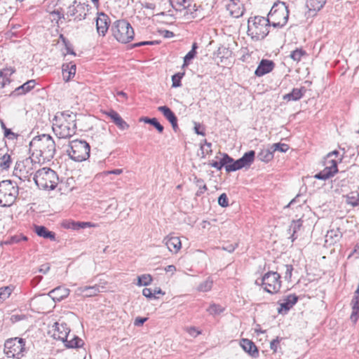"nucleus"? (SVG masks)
Returning <instances> with one entry per match:
<instances>
[{
	"label": "nucleus",
	"instance_id": "nucleus-44",
	"mask_svg": "<svg viewBox=\"0 0 359 359\" xmlns=\"http://www.w3.org/2000/svg\"><path fill=\"white\" fill-rule=\"evenodd\" d=\"M212 287V281L206 280L202 282L198 287V290L201 292H208L211 290Z\"/></svg>",
	"mask_w": 359,
	"mask_h": 359
},
{
	"label": "nucleus",
	"instance_id": "nucleus-48",
	"mask_svg": "<svg viewBox=\"0 0 359 359\" xmlns=\"http://www.w3.org/2000/svg\"><path fill=\"white\" fill-rule=\"evenodd\" d=\"M223 157L222 158L223 165L225 168L226 171L227 172L228 166L231 165L235 161L232 157L229 156L227 154H223Z\"/></svg>",
	"mask_w": 359,
	"mask_h": 359
},
{
	"label": "nucleus",
	"instance_id": "nucleus-57",
	"mask_svg": "<svg viewBox=\"0 0 359 359\" xmlns=\"http://www.w3.org/2000/svg\"><path fill=\"white\" fill-rule=\"evenodd\" d=\"M280 340L281 339L277 337L275 339L271 341L270 348L274 353L277 351Z\"/></svg>",
	"mask_w": 359,
	"mask_h": 359
},
{
	"label": "nucleus",
	"instance_id": "nucleus-22",
	"mask_svg": "<svg viewBox=\"0 0 359 359\" xmlns=\"http://www.w3.org/2000/svg\"><path fill=\"white\" fill-rule=\"evenodd\" d=\"M163 242L172 252H177L182 247L181 241L177 236H168L163 239Z\"/></svg>",
	"mask_w": 359,
	"mask_h": 359
},
{
	"label": "nucleus",
	"instance_id": "nucleus-62",
	"mask_svg": "<svg viewBox=\"0 0 359 359\" xmlns=\"http://www.w3.org/2000/svg\"><path fill=\"white\" fill-rule=\"evenodd\" d=\"M11 82V80L7 76H4L1 72H0V85L2 88H4L7 83H9Z\"/></svg>",
	"mask_w": 359,
	"mask_h": 359
},
{
	"label": "nucleus",
	"instance_id": "nucleus-24",
	"mask_svg": "<svg viewBox=\"0 0 359 359\" xmlns=\"http://www.w3.org/2000/svg\"><path fill=\"white\" fill-rule=\"evenodd\" d=\"M240 345L242 348L252 357L257 358L259 355L257 347L251 340L242 339Z\"/></svg>",
	"mask_w": 359,
	"mask_h": 359
},
{
	"label": "nucleus",
	"instance_id": "nucleus-49",
	"mask_svg": "<svg viewBox=\"0 0 359 359\" xmlns=\"http://www.w3.org/2000/svg\"><path fill=\"white\" fill-rule=\"evenodd\" d=\"M196 55V51L190 50L184 57L183 67L187 66L189 62L194 59Z\"/></svg>",
	"mask_w": 359,
	"mask_h": 359
},
{
	"label": "nucleus",
	"instance_id": "nucleus-25",
	"mask_svg": "<svg viewBox=\"0 0 359 359\" xmlns=\"http://www.w3.org/2000/svg\"><path fill=\"white\" fill-rule=\"evenodd\" d=\"M36 85V80L31 79L17 87L11 94L12 96H19L25 95L30 90H32Z\"/></svg>",
	"mask_w": 359,
	"mask_h": 359
},
{
	"label": "nucleus",
	"instance_id": "nucleus-43",
	"mask_svg": "<svg viewBox=\"0 0 359 359\" xmlns=\"http://www.w3.org/2000/svg\"><path fill=\"white\" fill-rule=\"evenodd\" d=\"M152 281V277L149 274H143L137 277V285L139 286H147L151 284Z\"/></svg>",
	"mask_w": 359,
	"mask_h": 359
},
{
	"label": "nucleus",
	"instance_id": "nucleus-60",
	"mask_svg": "<svg viewBox=\"0 0 359 359\" xmlns=\"http://www.w3.org/2000/svg\"><path fill=\"white\" fill-rule=\"evenodd\" d=\"M187 332L192 337H197L201 334V332L197 330L195 327H189L187 328Z\"/></svg>",
	"mask_w": 359,
	"mask_h": 359
},
{
	"label": "nucleus",
	"instance_id": "nucleus-17",
	"mask_svg": "<svg viewBox=\"0 0 359 359\" xmlns=\"http://www.w3.org/2000/svg\"><path fill=\"white\" fill-rule=\"evenodd\" d=\"M274 67L275 64L273 61L263 59L257 67L255 74L257 76H262L271 72L273 69Z\"/></svg>",
	"mask_w": 359,
	"mask_h": 359
},
{
	"label": "nucleus",
	"instance_id": "nucleus-10",
	"mask_svg": "<svg viewBox=\"0 0 359 359\" xmlns=\"http://www.w3.org/2000/svg\"><path fill=\"white\" fill-rule=\"evenodd\" d=\"M280 276L277 272L269 271L265 273L260 280H256L255 283L261 285L264 290L271 294L277 293L281 287Z\"/></svg>",
	"mask_w": 359,
	"mask_h": 359
},
{
	"label": "nucleus",
	"instance_id": "nucleus-47",
	"mask_svg": "<svg viewBox=\"0 0 359 359\" xmlns=\"http://www.w3.org/2000/svg\"><path fill=\"white\" fill-rule=\"evenodd\" d=\"M273 152L280 151L281 152H285L289 149V146L287 144L283 143H276L271 145Z\"/></svg>",
	"mask_w": 359,
	"mask_h": 359
},
{
	"label": "nucleus",
	"instance_id": "nucleus-63",
	"mask_svg": "<svg viewBox=\"0 0 359 359\" xmlns=\"http://www.w3.org/2000/svg\"><path fill=\"white\" fill-rule=\"evenodd\" d=\"M4 136L8 139H14L16 137V135L11 131V129L5 128Z\"/></svg>",
	"mask_w": 359,
	"mask_h": 359
},
{
	"label": "nucleus",
	"instance_id": "nucleus-23",
	"mask_svg": "<svg viewBox=\"0 0 359 359\" xmlns=\"http://www.w3.org/2000/svg\"><path fill=\"white\" fill-rule=\"evenodd\" d=\"M70 290L62 286L55 287L49 292L48 295L55 301L60 302L69 294Z\"/></svg>",
	"mask_w": 359,
	"mask_h": 359
},
{
	"label": "nucleus",
	"instance_id": "nucleus-40",
	"mask_svg": "<svg viewBox=\"0 0 359 359\" xmlns=\"http://www.w3.org/2000/svg\"><path fill=\"white\" fill-rule=\"evenodd\" d=\"M191 3H190V8L191 9H183L182 11H184V16L186 18L187 20L193 19L197 17L196 11L198 10V7L194 4V5H191Z\"/></svg>",
	"mask_w": 359,
	"mask_h": 359
},
{
	"label": "nucleus",
	"instance_id": "nucleus-36",
	"mask_svg": "<svg viewBox=\"0 0 359 359\" xmlns=\"http://www.w3.org/2000/svg\"><path fill=\"white\" fill-rule=\"evenodd\" d=\"M302 226V220L301 219H298L297 220H292V222L290 226V228L288 229L289 233H290L292 232L291 236H290L292 242H294L297 238V236L296 235V233L300 229Z\"/></svg>",
	"mask_w": 359,
	"mask_h": 359
},
{
	"label": "nucleus",
	"instance_id": "nucleus-29",
	"mask_svg": "<svg viewBox=\"0 0 359 359\" xmlns=\"http://www.w3.org/2000/svg\"><path fill=\"white\" fill-rule=\"evenodd\" d=\"M76 67L73 62L64 64L62 65V76L65 81H69L76 74Z\"/></svg>",
	"mask_w": 359,
	"mask_h": 359
},
{
	"label": "nucleus",
	"instance_id": "nucleus-15",
	"mask_svg": "<svg viewBox=\"0 0 359 359\" xmlns=\"http://www.w3.org/2000/svg\"><path fill=\"white\" fill-rule=\"evenodd\" d=\"M226 7L233 18H238L243 15L244 8L243 4L240 2V0H229V3L226 4Z\"/></svg>",
	"mask_w": 359,
	"mask_h": 359
},
{
	"label": "nucleus",
	"instance_id": "nucleus-28",
	"mask_svg": "<svg viewBox=\"0 0 359 359\" xmlns=\"http://www.w3.org/2000/svg\"><path fill=\"white\" fill-rule=\"evenodd\" d=\"M326 0H307L306 6L309 9L310 15H314L325 4Z\"/></svg>",
	"mask_w": 359,
	"mask_h": 359
},
{
	"label": "nucleus",
	"instance_id": "nucleus-21",
	"mask_svg": "<svg viewBox=\"0 0 359 359\" xmlns=\"http://www.w3.org/2000/svg\"><path fill=\"white\" fill-rule=\"evenodd\" d=\"M306 92V88L304 86L294 88L290 93L283 96V100L287 102L298 101L305 95Z\"/></svg>",
	"mask_w": 359,
	"mask_h": 359
},
{
	"label": "nucleus",
	"instance_id": "nucleus-6",
	"mask_svg": "<svg viewBox=\"0 0 359 359\" xmlns=\"http://www.w3.org/2000/svg\"><path fill=\"white\" fill-rule=\"evenodd\" d=\"M114 38L121 43H127L134 38V30L126 20H116L111 27Z\"/></svg>",
	"mask_w": 359,
	"mask_h": 359
},
{
	"label": "nucleus",
	"instance_id": "nucleus-64",
	"mask_svg": "<svg viewBox=\"0 0 359 359\" xmlns=\"http://www.w3.org/2000/svg\"><path fill=\"white\" fill-rule=\"evenodd\" d=\"M147 320V318L137 317L134 321V325L135 326H142Z\"/></svg>",
	"mask_w": 359,
	"mask_h": 359
},
{
	"label": "nucleus",
	"instance_id": "nucleus-27",
	"mask_svg": "<svg viewBox=\"0 0 359 359\" xmlns=\"http://www.w3.org/2000/svg\"><path fill=\"white\" fill-rule=\"evenodd\" d=\"M62 226L67 229L79 230L94 226V224L88 222L65 221L62 223Z\"/></svg>",
	"mask_w": 359,
	"mask_h": 359
},
{
	"label": "nucleus",
	"instance_id": "nucleus-18",
	"mask_svg": "<svg viewBox=\"0 0 359 359\" xmlns=\"http://www.w3.org/2000/svg\"><path fill=\"white\" fill-rule=\"evenodd\" d=\"M158 111L161 112L164 117L170 123L175 131L178 129L177 118L174 112L167 106H161L158 107Z\"/></svg>",
	"mask_w": 359,
	"mask_h": 359
},
{
	"label": "nucleus",
	"instance_id": "nucleus-7",
	"mask_svg": "<svg viewBox=\"0 0 359 359\" xmlns=\"http://www.w3.org/2000/svg\"><path fill=\"white\" fill-rule=\"evenodd\" d=\"M18 195V187L11 180L0 182V205L11 206Z\"/></svg>",
	"mask_w": 359,
	"mask_h": 359
},
{
	"label": "nucleus",
	"instance_id": "nucleus-19",
	"mask_svg": "<svg viewBox=\"0 0 359 359\" xmlns=\"http://www.w3.org/2000/svg\"><path fill=\"white\" fill-rule=\"evenodd\" d=\"M331 167L325 166V168L314 175L318 180H326L333 177L338 172L337 163H332Z\"/></svg>",
	"mask_w": 359,
	"mask_h": 359
},
{
	"label": "nucleus",
	"instance_id": "nucleus-61",
	"mask_svg": "<svg viewBox=\"0 0 359 359\" xmlns=\"http://www.w3.org/2000/svg\"><path fill=\"white\" fill-rule=\"evenodd\" d=\"M210 165L212 168H216L217 170H221L224 167L222 158L218 161H212L210 163Z\"/></svg>",
	"mask_w": 359,
	"mask_h": 359
},
{
	"label": "nucleus",
	"instance_id": "nucleus-30",
	"mask_svg": "<svg viewBox=\"0 0 359 359\" xmlns=\"http://www.w3.org/2000/svg\"><path fill=\"white\" fill-rule=\"evenodd\" d=\"M78 294H83L85 297H93L101 292L100 286L95 285L93 286L81 287L76 290Z\"/></svg>",
	"mask_w": 359,
	"mask_h": 359
},
{
	"label": "nucleus",
	"instance_id": "nucleus-13",
	"mask_svg": "<svg viewBox=\"0 0 359 359\" xmlns=\"http://www.w3.org/2000/svg\"><path fill=\"white\" fill-rule=\"evenodd\" d=\"M53 130L59 138L64 139L71 137L76 131L74 126L71 127L69 125L62 122L59 125L54 124Z\"/></svg>",
	"mask_w": 359,
	"mask_h": 359
},
{
	"label": "nucleus",
	"instance_id": "nucleus-59",
	"mask_svg": "<svg viewBox=\"0 0 359 359\" xmlns=\"http://www.w3.org/2000/svg\"><path fill=\"white\" fill-rule=\"evenodd\" d=\"M142 294L149 299L156 298V297L154 295L152 290L150 288H144L142 290Z\"/></svg>",
	"mask_w": 359,
	"mask_h": 359
},
{
	"label": "nucleus",
	"instance_id": "nucleus-39",
	"mask_svg": "<svg viewBox=\"0 0 359 359\" xmlns=\"http://www.w3.org/2000/svg\"><path fill=\"white\" fill-rule=\"evenodd\" d=\"M11 164V156L8 154H3L0 149V168L2 170H7Z\"/></svg>",
	"mask_w": 359,
	"mask_h": 359
},
{
	"label": "nucleus",
	"instance_id": "nucleus-42",
	"mask_svg": "<svg viewBox=\"0 0 359 359\" xmlns=\"http://www.w3.org/2000/svg\"><path fill=\"white\" fill-rule=\"evenodd\" d=\"M224 309L219 304H211L206 311L212 316L219 315L224 311Z\"/></svg>",
	"mask_w": 359,
	"mask_h": 359
},
{
	"label": "nucleus",
	"instance_id": "nucleus-32",
	"mask_svg": "<svg viewBox=\"0 0 359 359\" xmlns=\"http://www.w3.org/2000/svg\"><path fill=\"white\" fill-rule=\"evenodd\" d=\"M70 335L71 337L63 341L66 347L69 348H80L84 344L83 341L79 337L74 334H70Z\"/></svg>",
	"mask_w": 359,
	"mask_h": 359
},
{
	"label": "nucleus",
	"instance_id": "nucleus-50",
	"mask_svg": "<svg viewBox=\"0 0 359 359\" xmlns=\"http://www.w3.org/2000/svg\"><path fill=\"white\" fill-rule=\"evenodd\" d=\"M218 203L220 206L225 208L229 205V199L226 194H222L218 198Z\"/></svg>",
	"mask_w": 359,
	"mask_h": 359
},
{
	"label": "nucleus",
	"instance_id": "nucleus-51",
	"mask_svg": "<svg viewBox=\"0 0 359 359\" xmlns=\"http://www.w3.org/2000/svg\"><path fill=\"white\" fill-rule=\"evenodd\" d=\"M285 271L284 273V278L290 281L292 277V272L293 271V266L291 264H286L284 266Z\"/></svg>",
	"mask_w": 359,
	"mask_h": 359
},
{
	"label": "nucleus",
	"instance_id": "nucleus-35",
	"mask_svg": "<svg viewBox=\"0 0 359 359\" xmlns=\"http://www.w3.org/2000/svg\"><path fill=\"white\" fill-rule=\"evenodd\" d=\"M273 151L271 146L269 148H264L257 154V158L263 162H269L273 158Z\"/></svg>",
	"mask_w": 359,
	"mask_h": 359
},
{
	"label": "nucleus",
	"instance_id": "nucleus-20",
	"mask_svg": "<svg viewBox=\"0 0 359 359\" xmlns=\"http://www.w3.org/2000/svg\"><path fill=\"white\" fill-rule=\"evenodd\" d=\"M55 118L56 121L57 118L60 120L62 119V123H65L71 127L74 126V128L76 129V114L72 111L67 110L60 113V114H57Z\"/></svg>",
	"mask_w": 359,
	"mask_h": 359
},
{
	"label": "nucleus",
	"instance_id": "nucleus-31",
	"mask_svg": "<svg viewBox=\"0 0 359 359\" xmlns=\"http://www.w3.org/2000/svg\"><path fill=\"white\" fill-rule=\"evenodd\" d=\"M34 231L40 237H43L44 238H49L50 241L55 240V233L53 231H49L44 226L35 225Z\"/></svg>",
	"mask_w": 359,
	"mask_h": 359
},
{
	"label": "nucleus",
	"instance_id": "nucleus-16",
	"mask_svg": "<svg viewBox=\"0 0 359 359\" xmlns=\"http://www.w3.org/2000/svg\"><path fill=\"white\" fill-rule=\"evenodd\" d=\"M104 114L121 130H124L129 128V125L121 118L118 112L113 109L105 111Z\"/></svg>",
	"mask_w": 359,
	"mask_h": 359
},
{
	"label": "nucleus",
	"instance_id": "nucleus-1",
	"mask_svg": "<svg viewBox=\"0 0 359 359\" xmlns=\"http://www.w3.org/2000/svg\"><path fill=\"white\" fill-rule=\"evenodd\" d=\"M29 151L38 163H44L53 158L55 153V143L50 135L42 134L36 136L29 143Z\"/></svg>",
	"mask_w": 359,
	"mask_h": 359
},
{
	"label": "nucleus",
	"instance_id": "nucleus-2",
	"mask_svg": "<svg viewBox=\"0 0 359 359\" xmlns=\"http://www.w3.org/2000/svg\"><path fill=\"white\" fill-rule=\"evenodd\" d=\"M36 185L41 189L54 190L58 184L57 172L50 168L37 170L33 177Z\"/></svg>",
	"mask_w": 359,
	"mask_h": 359
},
{
	"label": "nucleus",
	"instance_id": "nucleus-37",
	"mask_svg": "<svg viewBox=\"0 0 359 359\" xmlns=\"http://www.w3.org/2000/svg\"><path fill=\"white\" fill-rule=\"evenodd\" d=\"M341 233L339 229H332L327 232L325 236V241L327 243L330 241V244H333L339 241L341 238Z\"/></svg>",
	"mask_w": 359,
	"mask_h": 359
},
{
	"label": "nucleus",
	"instance_id": "nucleus-9",
	"mask_svg": "<svg viewBox=\"0 0 359 359\" xmlns=\"http://www.w3.org/2000/svg\"><path fill=\"white\" fill-rule=\"evenodd\" d=\"M25 352V341L24 339L15 337L8 339L5 341L4 353L8 358L19 359L24 356Z\"/></svg>",
	"mask_w": 359,
	"mask_h": 359
},
{
	"label": "nucleus",
	"instance_id": "nucleus-34",
	"mask_svg": "<svg viewBox=\"0 0 359 359\" xmlns=\"http://www.w3.org/2000/svg\"><path fill=\"white\" fill-rule=\"evenodd\" d=\"M255 156V151L253 150L245 153L241 158H238L241 168L250 167L254 161Z\"/></svg>",
	"mask_w": 359,
	"mask_h": 359
},
{
	"label": "nucleus",
	"instance_id": "nucleus-33",
	"mask_svg": "<svg viewBox=\"0 0 359 359\" xmlns=\"http://www.w3.org/2000/svg\"><path fill=\"white\" fill-rule=\"evenodd\" d=\"M298 301V297L295 294H290L287 297L285 302L280 304V308L278 309V313L282 310L288 311Z\"/></svg>",
	"mask_w": 359,
	"mask_h": 359
},
{
	"label": "nucleus",
	"instance_id": "nucleus-53",
	"mask_svg": "<svg viewBox=\"0 0 359 359\" xmlns=\"http://www.w3.org/2000/svg\"><path fill=\"white\" fill-rule=\"evenodd\" d=\"M11 293V289L9 287L0 288V299H5L8 297Z\"/></svg>",
	"mask_w": 359,
	"mask_h": 359
},
{
	"label": "nucleus",
	"instance_id": "nucleus-56",
	"mask_svg": "<svg viewBox=\"0 0 359 359\" xmlns=\"http://www.w3.org/2000/svg\"><path fill=\"white\" fill-rule=\"evenodd\" d=\"M151 126H153L158 133H162L163 132L164 128L159 123V121L156 118H153V121L151 123Z\"/></svg>",
	"mask_w": 359,
	"mask_h": 359
},
{
	"label": "nucleus",
	"instance_id": "nucleus-8",
	"mask_svg": "<svg viewBox=\"0 0 359 359\" xmlns=\"http://www.w3.org/2000/svg\"><path fill=\"white\" fill-rule=\"evenodd\" d=\"M67 152L74 161L81 162L90 156V145L84 140H74L69 142Z\"/></svg>",
	"mask_w": 359,
	"mask_h": 359
},
{
	"label": "nucleus",
	"instance_id": "nucleus-4",
	"mask_svg": "<svg viewBox=\"0 0 359 359\" xmlns=\"http://www.w3.org/2000/svg\"><path fill=\"white\" fill-rule=\"evenodd\" d=\"M288 18V7L285 2L278 1L273 4L267 19L273 27L282 28L287 24Z\"/></svg>",
	"mask_w": 359,
	"mask_h": 359
},
{
	"label": "nucleus",
	"instance_id": "nucleus-58",
	"mask_svg": "<svg viewBox=\"0 0 359 359\" xmlns=\"http://www.w3.org/2000/svg\"><path fill=\"white\" fill-rule=\"evenodd\" d=\"M15 72V70L13 67H7L0 71L4 76H7L8 78H9Z\"/></svg>",
	"mask_w": 359,
	"mask_h": 359
},
{
	"label": "nucleus",
	"instance_id": "nucleus-26",
	"mask_svg": "<svg viewBox=\"0 0 359 359\" xmlns=\"http://www.w3.org/2000/svg\"><path fill=\"white\" fill-rule=\"evenodd\" d=\"M351 305L352 308V312L350 318L352 322L356 323L359 318V287L354 292Z\"/></svg>",
	"mask_w": 359,
	"mask_h": 359
},
{
	"label": "nucleus",
	"instance_id": "nucleus-12",
	"mask_svg": "<svg viewBox=\"0 0 359 359\" xmlns=\"http://www.w3.org/2000/svg\"><path fill=\"white\" fill-rule=\"evenodd\" d=\"M53 337L58 340H61L62 342L66 340L67 338L71 337L70 329L67 327V325L65 322H56L53 325Z\"/></svg>",
	"mask_w": 359,
	"mask_h": 359
},
{
	"label": "nucleus",
	"instance_id": "nucleus-38",
	"mask_svg": "<svg viewBox=\"0 0 359 359\" xmlns=\"http://www.w3.org/2000/svg\"><path fill=\"white\" fill-rule=\"evenodd\" d=\"M170 1L175 10L182 11L183 9H191L189 6L192 0H170Z\"/></svg>",
	"mask_w": 359,
	"mask_h": 359
},
{
	"label": "nucleus",
	"instance_id": "nucleus-14",
	"mask_svg": "<svg viewBox=\"0 0 359 359\" xmlns=\"http://www.w3.org/2000/svg\"><path fill=\"white\" fill-rule=\"evenodd\" d=\"M110 20L109 17L103 12L99 13L96 19V28L100 36H105L109 27Z\"/></svg>",
	"mask_w": 359,
	"mask_h": 359
},
{
	"label": "nucleus",
	"instance_id": "nucleus-3",
	"mask_svg": "<svg viewBox=\"0 0 359 359\" xmlns=\"http://www.w3.org/2000/svg\"><path fill=\"white\" fill-rule=\"evenodd\" d=\"M270 21L261 16L250 18L248 22V34L258 41L264 39L269 32Z\"/></svg>",
	"mask_w": 359,
	"mask_h": 359
},
{
	"label": "nucleus",
	"instance_id": "nucleus-11",
	"mask_svg": "<svg viewBox=\"0 0 359 359\" xmlns=\"http://www.w3.org/2000/svg\"><path fill=\"white\" fill-rule=\"evenodd\" d=\"M89 8V5L75 0L72 4L68 6L65 15L67 17L74 16V20L76 21H81L86 18Z\"/></svg>",
	"mask_w": 359,
	"mask_h": 359
},
{
	"label": "nucleus",
	"instance_id": "nucleus-46",
	"mask_svg": "<svg viewBox=\"0 0 359 359\" xmlns=\"http://www.w3.org/2000/svg\"><path fill=\"white\" fill-rule=\"evenodd\" d=\"M184 73H182V74L177 73V74H174L172 76V86L173 88H177V87L181 86V85H182L181 79H182V76H184Z\"/></svg>",
	"mask_w": 359,
	"mask_h": 359
},
{
	"label": "nucleus",
	"instance_id": "nucleus-55",
	"mask_svg": "<svg viewBox=\"0 0 359 359\" xmlns=\"http://www.w3.org/2000/svg\"><path fill=\"white\" fill-rule=\"evenodd\" d=\"M60 37L62 39V41H63V42H64V43L65 45V48H66V50H67V53H69V54H71V55H76V53L74 51V50L72 49V46L69 43V41H67V39L62 35H60Z\"/></svg>",
	"mask_w": 359,
	"mask_h": 359
},
{
	"label": "nucleus",
	"instance_id": "nucleus-52",
	"mask_svg": "<svg viewBox=\"0 0 359 359\" xmlns=\"http://www.w3.org/2000/svg\"><path fill=\"white\" fill-rule=\"evenodd\" d=\"M241 165L240 164V162L238 160H236L233 161V163L231 164V165H229L228 166V169H227V172H234V171H236L238 170H240L241 169Z\"/></svg>",
	"mask_w": 359,
	"mask_h": 359
},
{
	"label": "nucleus",
	"instance_id": "nucleus-54",
	"mask_svg": "<svg viewBox=\"0 0 359 359\" xmlns=\"http://www.w3.org/2000/svg\"><path fill=\"white\" fill-rule=\"evenodd\" d=\"M50 15L53 17V19L55 20H61L62 18L65 19V15L59 10L53 11L50 13Z\"/></svg>",
	"mask_w": 359,
	"mask_h": 359
},
{
	"label": "nucleus",
	"instance_id": "nucleus-41",
	"mask_svg": "<svg viewBox=\"0 0 359 359\" xmlns=\"http://www.w3.org/2000/svg\"><path fill=\"white\" fill-rule=\"evenodd\" d=\"M306 54V51L302 48H297L292 51L290 54V57L294 61L298 62L301 60L302 57Z\"/></svg>",
	"mask_w": 359,
	"mask_h": 359
},
{
	"label": "nucleus",
	"instance_id": "nucleus-5",
	"mask_svg": "<svg viewBox=\"0 0 359 359\" xmlns=\"http://www.w3.org/2000/svg\"><path fill=\"white\" fill-rule=\"evenodd\" d=\"M40 164L36 159L34 160L32 157L25 158L16 163L14 174L20 180L30 182L31 177L36 171V168Z\"/></svg>",
	"mask_w": 359,
	"mask_h": 359
},
{
	"label": "nucleus",
	"instance_id": "nucleus-45",
	"mask_svg": "<svg viewBox=\"0 0 359 359\" xmlns=\"http://www.w3.org/2000/svg\"><path fill=\"white\" fill-rule=\"evenodd\" d=\"M201 149L202 151L203 157H205L206 155L211 154L212 152V144L205 140L204 144L201 146Z\"/></svg>",
	"mask_w": 359,
	"mask_h": 359
}]
</instances>
